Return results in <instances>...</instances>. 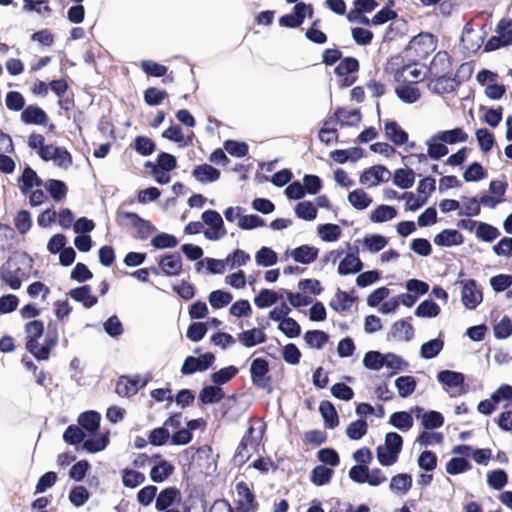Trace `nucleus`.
<instances>
[{"label": "nucleus", "instance_id": "nucleus-1", "mask_svg": "<svg viewBox=\"0 0 512 512\" xmlns=\"http://www.w3.org/2000/svg\"><path fill=\"white\" fill-rule=\"evenodd\" d=\"M116 220L121 226H131L136 229L135 237L141 240L148 238L153 232L154 227L151 223L141 218L136 213L118 211L116 214Z\"/></svg>", "mask_w": 512, "mask_h": 512}, {"label": "nucleus", "instance_id": "nucleus-2", "mask_svg": "<svg viewBox=\"0 0 512 512\" xmlns=\"http://www.w3.org/2000/svg\"><path fill=\"white\" fill-rule=\"evenodd\" d=\"M201 218L203 223L209 226V228L204 231V236L206 239L217 241L227 234V231L224 227V221L217 211L206 210L202 213Z\"/></svg>", "mask_w": 512, "mask_h": 512}, {"label": "nucleus", "instance_id": "nucleus-3", "mask_svg": "<svg viewBox=\"0 0 512 512\" xmlns=\"http://www.w3.org/2000/svg\"><path fill=\"white\" fill-rule=\"evenodd\" d=\"M39 157L43 161H53L61 169H68L72 165V155L67 149L53 144H49L38 151Z\"/></svg>", "mask_w": 512, "mask_h": 512}, {"label": "nucleus", "instance_id": "nucleus-4", "mask_svg": "<svg viewBox=\"0 0 512 512\" xmlns=\"http://www.w3.org/2000/svg\"><path fill=\"white\" fill-rule=\"evenodd\" d=\"M147 383L148 379L140 375L133 377L121 376L116 383L115 392L121 397H130L135 395L139 389L145 387Z\"/></svg>", "mask_w": 512, "mask_h": 512}, {"label": "nucleus", "instance_id": "nucleus-5", "mask_svg": "<svg viewBox=\"0 0 512 512\" xmlns=\"http://www.w3.org/2000/svg\"><path fill=\"white\" fill-rule=\"evenodd\" d=\"M437 379L444 386L453 390L450 393V395L452 397L457 396V395H462L465 392V390H464L465 377L460 372L451 371V370H443L437 374Z\"/></svg>", "mask_w": 512, "mask_h": 512}, {"label": "nucleus", "instance_id": "nucleus-6", "mask_svg": "<svg viewBox=\"0 0 512 512\" xmlns=\"http://www.w3.org/2000/svg\"><path fill=\"white\" fill-rule=\"evenodd\" d=\"M306 14H308L309 17L312 16V6L306 5L305 3L302 2L296 3V5L294 6V12L280 17L279 24L283 27L288 28L299 27L303 23Z\"/></svg>", "mask_w": 512, "mask_h": 512}, {"label": "nucleus", "instance_id": "nucleus-7", "mask_svg": "<svg viewBox=\"0 0 512 512\" xmlns=\"http://www.w3.org/2000/svg\"><path fill=\"white\" fill-rule=\"evenodd\" d=\"M214 360L215 357L212 353H206L197 358L188 356L182 365L181 373L191 375L198 371H205L213 364Z\"/></svg>", "mask_w": 512, "mask_h": 512}, {"label": "nucleus", "instance_id": "nucleus-8", "mask_svg": "<svg viewBox=\"0 0 512 512\" xmlns=\"http://www.w3.org/2000/svg\"><path fill=\"white\" fill-rule=\"evenodd\" d=\"M390 171L381 165H376L365 170L360 176V183L370 187L377 186L381 182L390 180Z\"/></svg>", "mask_w": 512, "mask_h": 512}, {"label": "nucleus", "instance_id": "nucleus-9", "mask_svg": "<svg viewBox=\"0 0 512 512\" xmlns=\"http://www.w3.org/2000/svg\"><path fill=\"white\" fill-rule=\"evenodd\" d=\"M408 49L414 50L419 56L427 55L435 49L434 36L430 33H420L410 40Z\"/></svg>", "mask_w": 512, "mask_h": 512}, {"label": "nucleus", "instance_id": "nucleus-10", "mask_svg": "<svg viewBox=\"0 0 512 512\" xmlns=\"http://www.w3.org/2000/svg\"><path fill=\"white\" fill-rule=\"evenodd\" d=\"M237 495V512H250L253 510L254 495L248 485L241 481L235 486Z\"/></svg>", "mask_w": 512, "mask_h": 512}, {"label": "nucleus", "instance_id": "nucleus-11", "mask_svg": "<svg viewBox=\"0 0 512 512\" xmlns=\"http://www.w3.org/2000/svg\"><path fill=\"white\" fill-rule=\"evenodd\" d=\"M482 301V293L476 288V282L469 279L463 283L462 302L468 309H474Z\"/></svg>", "mask_w": 512, "mask_h": 512}, {"label": "nucleus", "instance_id": "nucleus-12", "mask_svg": "<svg viewBox=\"0 0 512 512\" xmlns=\"http://www.w3.org/2000/svg\"><path fill=\"white\" fill-rule=\"evenodd\" d=\"M268 371L269 364L265 359H254L250 367L252 383L259 388H265L267 385L265 376L267 375Z\"/></svg>", "mask_w": 512, "mask_h": 512}, {"label": "nucleus", "instance_id": "nucleus-13", "mask_svg": "<svg viewBox=\"0 0 512 512\" xmlns=\"http://www.w3.org/2000/svg\"><path fill=\"white\" fill-rule=\"evenodd\" d=\"M20 269L12 260L7 261L1 268L2 280L13 290L21 287Z\"/></svg>", "mask_w": 512, "mask_h": 512}, {"label": "nucleus", "instance_id": "nucleus-14", "mask_svg": "<svg viewBox=\"0 0 512 512\" xmlns=\"http://www.w3.org/2000/svg\"><path fill=\"white\" fill-rule=\"evenodd\" d=\"M395 87L396 96L406 104H414L421 98V91L411 83L399 82Z\"/></svg>", "mask_w": 512, "mask_h": 512}, {"label": "nucleus", "instance_id": "nucleus-15", "mask_svg": "<svg viewBox=\"0 0 512 512\" xmlns=\"http://www.w3.org/2000/svg\"><path fill=\"white\" fill-rule=\"evenodd\" d=\"M458 85L459 82L455 78L448 76H440L430 80V82L428 83V88L431 92L440 95L455 91Z\"/></svg>", "mask_w": 512, "mask_h": 512}, {"label": "nucleus", "instance_id": "nucleus-16", "mask_svg": "<svg viewBox=\"0 0 512 512\" xmlns=\"http://www.w3.org/2000/svg\"><path fill=\"white\" fill-rule=\"evenodd\" d=\"M409 320L410 318L402 319L392 325L390 335L393 339L408 342L414 337V328Z\"/></svg>", "mask_w": 512, "mask_h": 512}, {"label": "nucleus", "instance_id": "nucleus-17", "mask_svg": "<svg viewBox=\"0 0 512 512\" xmlns=\"http://www.w3.org/2000/svg\"><path fill=\"white\" fill-rule=\"evenodd\" d=\"M161 271L166 276H176L182 271V259L178 253L168 254L159 261Z\"/></svg>", "mask_w": 512, "mask_h": 512}, {"label": "nucleus", "instance_id": "nucleus-18", "mask_svg": "<svg viewBox=\"0 0 512 512\" xmlns=\"http://www.w3.org/2000/svg\"><path fill=\"white\" fill-rule=\"evenodd\" d=\"M180 501V491L175 487L163 489L157 496L155 508L158 511L169 509L175 502Z\"/></svg>", "mask_w": 512, "mask_h": 512}, {"label": "nucleus", "instance_id": "nucleus-19", "mask_svg": "<svg viewBox=\"0 0 512 512\" xmlns=\"http://www.w3.org/2000/svg\"><path fill=\"white\" fill-rule=\"evenodd\" d=\"M68 295L75 301L82 303V305L89 309L97 304V297L91 294V287L84 285L71 289Z\"/></svg>", "mask_w": 512, "mask_h": 512}, {"label": "nucleus", "instance_id": "nucleus-20", "mask_svg": "<svg viewBox=\"0 0 512 512\" xmlns=\"http://www.w3.org/2000/svg\"><path fill=\"white\" fill-rule=\"evenodd\" d=\"M463 240L462 234L454 229H445L434 237V243L443 247L458 246Z\"/></svg>", "mask_w": 512, "mask_h": 512}, {"label": "nucleus", "instance_id": "nucleus-21", "mask_svg": "<svg viewBox=\"0 0 512 512\" xmlns=\"http://www.w3.org/2000/svg\"><path fill=\"white\" fill-rule=\"evenodd\" d=\"M423 409L416 407L415 413L417 418H421V423L426 429H436L443 425L444 417L440 412L429 411L422 413Z\"/></svg>", "mask_w": 512, "mask_h": 512}, {"label": "nucleus", "instance_id": "nucleus-22", "mask_svg": "<svg viewBox=\"0 0 512 512\" xmlns=\"http://www.w3.org/2000/svg\"><path fill=\"white\" fill-rule=\"evenodd\" d=\"M192 175L197 181L208 183L217 181L220 171L209 164H201L193 169Z\"/></svg>", "mask_w": 512, "mask_h": 512}, {"label": "nucleus", "instance_id": "nucleus-23", "mask_svg": "<svg viewBox=\"0 0 512 512\" xmlns=\"http://www.w3.org/2000/svg\"><path fill=\"white\" fill-rule=\"evenodd\" d=\"M319 250L313 246L302 245L291 252L292 258L301 264H310L317 259Z\"/></svg>", "mask_w": 512, "mask_h": 512}, {"label": "nucleus", "instance_id": "nucleus-24", "mask_svg": "<svg viewBox=\"0 0 512 512\" xmlns=\"http://www.w3.org/2000/svg\"><path fill=\"white\" fill-rule=\"evenodd\" d=\"M238 340L246 347H254L266 341V334L259 328H253L238 334Z\"/></svg>", "mask_w": 512, "mask_h": 512}, {"label": "nucleus", "instance_id": "nucleus-25", "mask_svg": "<svg viewBox=\"0 0 512 512\" xmlns=\"http://www.w3.org/2000/svg\"><path fill=\"white\" fill-rule=\"evenodd\" d=\"M21 120L26 124H44L47 121V115L38 106L29 105L23 110Z\"/></svg>", "mask_w": 512, "mask_h": 512}, {"label": "nucleus", "instance_id": "nucleus-26", "mask_svg": "<svg viewBox=\"0 0 512 512\" xmlns=\"http://www.w3.org/2000/svg\"><path fill=\"white\" fill-rule=\"evenodd\" d=\"M362 261L354 254H348L338 265L340 275H348L359 272L362 269Z\"/></svg>", "mask_w": 512, "mask_h": 512}, {"label": "nucleus", "instance_id": "nucleus-27", "mask_svg": "<svg viewBox=\"0 0 512 512\" xmlns=\"http://www.w3.org/2000/svg\"><path fill=\"white\" fill-rule=\"evenodd\" d=\"M385 133L396 145H402L408 140V134L395 121H390L385 124Z\"/></svg>", "mask_w": 512, "mask_h": 512}, {"label": "nucleus", "instance_id": "nucleus-28", "mask_svg": "<svg viewBox=\"0 0 512 512\" xmlns=\"http://www.w3.org/2000/svg\"><path fill=\"white\" fill-rule=\"evenodd\" d=\"M100 414L95 411H87L78 417V423L82 429L94 433L98 430L100 424Z\"/></svg>", "mask_w": 512, "mask_h": 512}, {"label": "nucleus", "instance_id": "nucleus-29", "mask_svg": "<svg viewBox=\"0 0 512 512\" xmlns=\"http://www.w3.org/2000/svg\"><path fill=\"white\" fill-rule=\"evenodd\" d=\"M397 216V210L393 206L379 205L370 214V220L373 223H383L394 219Z\"/></svg>", "mask_w": 512, "mask_h": 512}, {"label": "nucleus", "instance_id": "nucleus-30", "mask_svg": "<svg viewBox=\"0 0 512 512\" xmlns=\"http://www.w3.org/2000/svg\"><path fill=\"white\" fill-rule=\"evenodd\" d=\"M319 412L321 413L327 428L332 429L338 425L339 418L335 407L331 402L322 401L319 406Z\"/></svg>", "mask_w": 512, "mask_h": 512}, {"label": "nucleus", "instance_id": "nucleus-31", "mask_svg": "<svg viewBox=\"0 0 512 512\" xmlns=\"http://www.w3.org/2000/svg\"><path fill=\"white\" fill-rule=\"evenodd\" d=\"M174 471V466L166 460H161L150 471L151 480L154 482H163Z\"/></svg>", "mask_w": 512, "mask_h": 512}, {"label": "nucleus", "instance_id": "nucleus-32", "mask_svg": "<svg viewBox=\"0 0 512 512\" xmlns=\"http://www.w3.org/2000/svg\"><path fill=\"white\" fill-rule=\"evenodd\" d=\"M223 397V390L218 386H205L199 393V400L203 404L218 403Z\"/></svg>", "mask_w": 512, "mask_h": 512}, {"label": "nucleus", "instance_id": "nucleus-33", "mask_svg": "<svg viewBox=\"0 0 512 512\" xmlns=\"http://www.w3.org/2000/svg\"><path fill=\"white\" fill-rule=\"evenodd\" d=\"M421 74V69L413 65H407L395 73V80L397 82H406L413 84L419 80Z\"/></svg>", "mask_w": 512, "mask_h": 512}, {"label": "nucleus", "instance_id": "nucleus-34", "mask_svg": "<svg viewBox=\"0 0 512 512\" xmlns=\"http://www.w3.org/2000/svg\"><path fill=\"white\" fill-rule=\"evenodd\" d=\"M426 145L427 155L433 159H440L441 157L448 154V148L442 140L437 139V134L430 137Z\"/></svg>", "mask_w": 512, "mask_h": 512}, {"label": "nucleus", "instance_id": "nucleus-35", "mask_svg": "<svg viewBox=\"0 0 512 512\" xmlns=\"http://www.w3.org/2000/svg\"><path fill=\"white\" fill-rule=\"evenodd\" d=\"M348 201L355 209L363 210L372 203V198L363 189H356L349 193Z\"/></svg>", "mask_w": 512, "mask_h": 512}, {"label": "nucleus", "instance_id": "nucleus-36", "mask_svg": "<svg viewBox=\"0 0 512 512\" xmlns=\"http://www.w3.org/2000/svg\"><path fill=\"white\" fill-rule=\"evenodd\" d=\"M45 189L50 193L55 201H61L67 194V186L63 181L49 179L44 184Z\"/></svg>", "mask_w": 512, "mask_h": 512}, {"label": "nucleus", "instance_id": "nucleus-37", "mask_svg": "<svg viewBox=\"0 0 512 512\" xmlns=\"http://www.w3.org/2000/svg\"><path fill=\"white\" fill-rule=\"evenodd\" d=\"M415 173L412 169H398L394 173L393 182L402 189H408L413 186Z\"/></svg>", "mask_w": 512, "mask_h": 512}, {"label": "nucleus", "instance_id": "nucleus-38", "mask_svg": "<svg viewBox=\"0 0 512 512\" xmlns=\"http://www.w3.org/2000/svg\"><path fill=\"white\" fill-rule=\"evenodd\" d=\"M437 139L447 144H455L465 142L468 139V135L461 128H454L452 130L438 132Z\"/></svg>", "mask_w": 512, "mask_h": 512}, {"label": "nucleus", "instance_id": "nucleus-39", "mask_svg": "<svg viewBox=\"0 0 512 512\" xmlns=\"http://www.w3.org/2000/svg\"><path fill=\"white\" fill-rule=\"evenodd\" d=\"M353 298L348 293L338 291L335 296L331 299L329 305L332 309L337 312L347 311L353 304Z\"/></svg>", "mask_w": 512, "mask_h": 512}, {"label": "nucleus", "instance_id": "nucleus-40", "mask_svg": "<svg viewBox=\"0 0 512 512\" xmlns=\"http://www.w3.org/2000/svg\"><path fill=\"white\" fill-rule=\"evenodd\" d=\"M443 340L436 338L425 342L420 349L421 357L424 359L435 358L443 349Z\"/></svg>", "mask_w": 512, "mask_h": 512}, {"label": "nucleus", "instance_id": "nucleus-41", "mask_svg": "<svg viewBox=\"0 0 512 512\" xmlns=\"http://www.w3.org/2000/svg\"><path fill=\"white\" fill-rule=\"evenodd\" d=\"M395 386L398 390V394L406 398L415 391L416 381L412 376H400L395 380Z\"/></svg>", "mask_w": 512, "mask_h": 512}, {"label": "nucleus", "instance_id": "nucleus-42", "mask_svg": "<svg viewBox=\"0 0 512 512\" xmlns=\"http://www.w3.org/2000/svg\"><path fill=\"white\" fill-rule=\"evenodd\" d=\"M279 293L269 290L262 289L259 294L254 298V303L258 308H266L275 304L279 300Z\"/></svg>", "mask_w": 512, "mask_h": 512}, {"label": "nucleus", "instance_id": "nucleus-43", "mask_svg": "<svg viewBox=\"0 0 512 512\" xmlns=\"http://www.w3.org/2000/svg\"><path fill=\"white\" fill-rule=\"evenodd\" d=\"M335 117L341 125L353 126L360 122L361 115L359 110L346 111L342 108H338L335 113Z\"/></svg>", "mask_w": 512, "mask_h": 512}, {"label": "nucleus", "instance_id": "nucleus-44", "mask_svg": "<svg viewBox=\"0 0 512 512\" xmlns=\"http://www.w3.org/2000/svg\"><path fill=\"white\" fill-rule=\"evenodd\" d=\"M341 229L336 224H323L318 226V234L323 241H337L341 235Z\"/></svg>", "mask_w": 512, "mask_h": 512}, {"label": "nucleus", "instance_id": "nucleus-45", "mask_svg": "<svg viewBox=\"0 0 512 512\" xmlns=\"http://www.w3.org/2000/svg\"><path fill=\"white\" fill-rule=\"evenodd\" d=\"M295 214L300 219L312 221L317 216V209L312 202L302 201L295 206Z\"/></svg>", "mask_w": 512, "mask_h": 512}, {"label": "nucleus", "instance_id": "nucleus-46", "mask_svg": "<svg viewBox=\"0 0 512 512\" xmlns=\"http://www.w3.org/2000/svg\"><path fill=\"white\" fill-rule=\"evenodd\" d=\"M387 243L388 241L386 237L380 234L367 235L363 240L364 247L371 253L381 251L387 245Z\"/></svg>", "mask_w": 512, "mask_h": 512}, {"label": "nucleus", "instance_id": "nucleus-47", "mask_svg": "<svg viewBox=\"0 0 512 512\" xmlns=\"http://www.w3.org/2000/svg\"><path fill=\"white\" fill-rule=\"evenodd\" d=\"M145 475L142 472L124 469L122 472V482L125 487L135 488L145 481Z\"/></svg>", "mask_w": 512, "mask_h": 512}, {"label": "nucleus", "instance_id": "nucleus-48", "mask_svg": "<svg viewBox=\"0 0 512 512\" xmlns=\"http://www.w3.org/2000/svg\"><path fill=\"white\" fill-rule=\"evenodd\" d=\"M304 339L310 347L322 349L328 342V335L320 330H312L305 333Z\"/></svg>", "mask_w": 512, "mask_h": 512}, {"label": "nucleus", "instance_id": "nucleus-49", "mask_svg": "<svg viewBox=\"0 0 512 512\" xmlns=\"http://www.w3.org/2000/svg\"><path fill=\"white\" fill-rule=\"evenodd\" d=\"M412 486V477L406 473H400L391 478L390 489L396 492H407Z\"/></svg>", "mask_w": 512, "mask_h": 512}, {"label": "nucleus", "instance_id": "nucleus-50", "mask_svg": "<svg viewBox=\"0 0 512 512\" xmlns=\"http://www.w3.org/2000/svg\"><path fill=\"white\" fill-rule=\"evenodd\" d=\"M333 475V470L324 466H316L311 474V481L318 486L327 484Z\"/></svg>", "mask_w": 512, "mask_h": 512}, {"label": "nucleus", "instance_id": "nucleus-51", "mask_svg": "<svg viewBox=\"0 0 512 512\" xmlns=\"http://www.w3.org/2000/svg\"><path fill=\"white\" fill-rule=\"evenodd\" d=\"M390 423L398 429L409 430L413 426V418L408 412H395L390 416Z\"/></svg>", "mask_w": 512, "mask_h": 512}, {"label": "nucleus", "instance_id": "nucleus-52", "mask_svg": "<svg viewBox=\"0 0 512 512\" xmlns=\"http://www.w3.org/2000/svg\"><path fill=\"white\" fill-rule=\"evenodd\" d=\"M233 297L230 292L215 290L209 295V303L215 309H220L227 306Z\"/></svg>", "mask_w": 512, "mask_h": 512}, {"label": "nucleus", "instance_id": "nucleus-53", "mask_svg": "<svg viewBox=\"0 0 512 512\" xmlns=\"http://www.w3.org/2000/svg\"><path fill=\"white\" fill-rule=\"evenodd\" d=\"M368 425L365 420H356L346 428V435L351 440H359L367 433Z\"/></svg>", "mask_w": 512, "mask_h": 512}, {"label": "nucleus", "instance_id": "nucleus-54", "mask_svg": "<svg viewBox=\"0 0 512 512\" xmlns=\"http://www.w3.org/2000/svg\"><path fill=\"white\" fill-rule=\"evenodd\" d=\"M20 181L23 183L21 190L24 194H26L34 185L40 186L42 183L36 172L30 167H26L24 169L23 174L20 177Z\"/></svg>", "mask_w": 512, "mask_h": 512}, {"label": "nucleus", "instance_id": "nucleus-55", "mask_svg": "<svg viewBox=\"0 0 512 512\" xmlns=\"http://www.w3.org/2000/svg\"><path fill=\"white\" fill-rule=\"evenodd\" d=\"M508 482V476L504 470L498 469L487 474L488 485L495 490H501Z\"/></svg>", "mask_w": 512, "mask_h": 512}, {"label": "nucleus", "instance_id": "nucleus-56", "mask_svg": "<svg viewBox=\"0 0 512 512\" xmlns=\"http://www.w3.org/2000/svg\"><path fill=\"white\" fill-rule=\"evenodd\" d=\"M376 455L378 461L383 466H391L398 460V455L396 452L393 451V449L389 448L388 446H378L376 449Z\"/></svg>", "mask_w": 512, "mask_h": 512}, {"label": "nucleus", "instance_id": "nucleus-57", "mask_svg": "<svg viewBox=\"0 0 512 512\" xmlns=\"http://www.w3.org/2000/svg\"><path fill=\"white\" fill-rule=\"evenodd\" d=\"M440 313V307L438 304L431 300H425L419 304L415 310V315L418 317H436Z\"/></svg>", "mask_w": 512, "mask_h": 512}, {"label": "nucleus", "instance_id": "nucleus-58", "mask_svg": "<svg viewBox=\"0 0 512 512\" xmlns=\"http://www.w3.org/2000/svg\"><path fill=\"white\" fill-rule=\"evenodd\" d=\"M500 235L499 230L487 223L480 222L476 229V236L485 242H491Z\"/></svg>", "mask_w": 512, "mask_h": 512}, {"label": "nucleus", "instance_id": "nucleus-59", "mask_svg": "<svg viewBox=\"0 0 512 512\" xmlns=\"http://www.w3.org/2000/svg\"><path fill=\"white\" fill-rule=\"evenodd\" d=\"M255 260L258 265L269 267L277 262V254L268 247H262L255 255Z\"/></svg>", "mask_w": 512, "mask_h": 512}, {"label": "nucleus", "instance_id": "nucleus-60", "mask_svg": "<svg viewBox=\"0 0 512 512\" xmlns=\"http://www.w3.org/2000/svg\"><path fill=\"white\" fill-rule=\"evenodd\" d=\"M237 373L238 369L235 366H228L220 369L217 372H214L211 375V379L216 385H223L234 378Z\"/></svg>", "mask_w": 512, "mask_h": 512}, {"label": "nucleus", "instance_id": "nucleus-61", "mask_svg": "<svg viewBox=\"0 0 512 512\" xmlns=\"http://www.w3.org/2000/svg\"><path fill=\"white\" fill-rule=\"evenodd\" d=\"M384 355L378 351H369L363 358V365L371 370H380L384 367Z\"/></svg>", "mask_w": 512, "mask_h": 512}, {"label": "nucleus", "instance_id": "nucleus-62", "mask_svg": "<svg viewBox=\"0 0 512 512\" xmlns=\"http://www.w3.org/2000/svg\"><path fill=\"white\" fill-rule=\"evenodd\" d=\"M476 138L479 144V147L482 151L488 152L492 149L494 145V136L493 134L486 128H481L476 131Z\"/></svg>", "mask_w": 512, "mask_h": 512}, {"label": "nucleus", "instance_id": "nucleus-63", "mask_svg": "<svg viewBox=\"0 0 512 512\" xmlns=\"http://www.w3.org/2000/svg\"><path fill=\"white\" fill-rule=\"evenodd\" d=\"M495 32L506 46L512 44V27L510 21L502 19Z\"/></svg>", "mask_w": 512, "mask_h": 512}, {"label": "nucleus", "instance_id": "nucleus-64", "mask_svg": "<svg viewBox=\"0 0 512 512\" xmlns=\"http://www.w3.org/2000/svg\"><path fill=\"white\" fill-rule=\"evenodd\" d=\"M494 335L497 339H506L512 335V321L505 316L494 326Z\"/></svg>", "mask_w": 512, "mask_h": 512}]
</instances>
